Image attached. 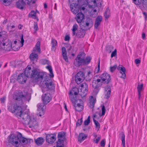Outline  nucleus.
<instances>
[{
    "label": "nucleus",
    "mask_w": 147,
    "mask_h": 147,
    "mask_svg": "<svg viewBox=\"0 0 147 147\" xmlns=\"http://www.w3.org/2000/svg\"><path fill=\"white\" fill-rule=\"evenodd\" d=\"M102 20V17L101 16H98L96 18L94 24V27L95 28H97L98 26L100 25Z\"/></svg>",
    "instance_id": "nucleus-25"
},
{
    "label": "nucleus",
    "mask_w": 147,
    "mask_h": 147,
    "mask_svg": "<svg viewBox=\"0 0 147 147\" xmlns=\"http://www.w3.org/2000/svg\"><path fill=\"white\" fill-rule=\"evenodd\" d=\"M62 55L64 59L67 62H68V59L66 55V51L65 48L63 47L62 48Z\"/></svg>",
    "instance_id": "nucleus-31"
},
{
    "label": "nucleus",
    "mask_w": 147,
    "mask_h": 147,
    "mask_svg": "<svg viewBox=\"0 0 147 147\" xmlns=\"http://www.w3.org/2000/svg\"><path fill=\"white\" fill-rule=\"evenodd\" d=\"M102 82L104 83L108 84L111 80L110 75L107 73H103L100 76Z\"/></svg>",
    "instance_id": "nucleus-14"
},
{
    "label": "nucleus",
    "mask_w": 147,
    "mask_h": 147,
    "mask_svg": "<svg viewBox=\"0 0 147 147\" xmlns=\"http://www.w3.org/2000/svg\"><path fill=\"white\" fill-rule=\"evenodd\" d=\"M34 28L35 30V31L38 30V28L37 23L36 22H34Z\"/></svg>",
    "instance_id": "nucleus-56"
},
{
    "label": "nucleus",
    "mask_w": 147,
    "mask_h": 147,
    "mask_svg": "<svg viewBox=\"0 0 147 147\" xmlns=\"http://www.w3.org/2000/svg\"><path fill=\"white\" fill-rule=\"evenodd\" d=\"M19 140H20V144L22 143L24 144H26L28 143L27 139L22 137V134L21 136L19 138Z\"/></svg>",
    "instance_id": "nucleus-38"
},
{
    "label": "nucleus",
    "mask_w": 147,
    "mask_h": 147,
    "mask_svg": "<svg viewBox=\"0 0 147 147\" xmlns=\"http://www.w3.org/2000/svg\"><path fill=\"white\" fill-rule=\"evenodd\" d=\"M87 93V91H82V90H80V91H79V94L82 97H83L86 96Z\"/></svg>",
    "instance_id": "nucleus-44"
},
{
    "label": "nucleus",
    "mask_w": 147,
    "mask_h": 147,
    "mask_svg": "<svg viewBox=\"0 0 147 147\" xmlns=\"http://www.w3.org/2000/svg\"><path fill=\"white\" fill-rule=\"evenodd\" d=\"M32 70L31 68L30 67L28 66L26 67L25 70L24 71V74L27 77H29L31 73L32 72Z\"/></svg>",
    "instance_id": "nucleus-33"
},
{
    "label": "nucleus",
    "mask_w": 147,
    "mask_h": 147,
    "mask_svg": "<svg viewBox=\"0 0 147 147\" xmlns=\"http://www.w3.org/2000/svg\"><path fill=\"white\" fill-rule=\"evenodd\" d=\"M117 68V65H115L113 66H111L110 67V71L111 72H113Z\"/></svg>",
    "instance_id": "nucleus-53"
},
{
    "label": "nucleus",
    "mask_w": 147,
    "mask_h": 147,
    "mask_svg": "<svg viewBox=\"0 0 147 147\" xmlns=\"http://www.w3.org/2000/svg\"><path fill=\"white\" fill-rule=\"evenodd\" d=\"M121 140L122 141V144L123 146V147H125V136L124 133L123 132H121Z\"/></svg>",
    "instance_id": "nucleus-39"
},
{
    "label": "nucleus",
    "mask_w": 147,
    "mask_h": 147,
    "mask_svg": "<svg viewBox=\"0 0 147 147\" xmlns=\"http://www.w3.org/2000/svg\"><path fill=\"white\" fill-rule=\"evenodd\" d=\"M105 98H109L110 95L111 93V88L109 86H107L105 87Z\"/></svg>",
    "instance_id": "nucleus-24"
},
{
    "label": "nucleus",
    "mask_w": 147,
    "mask_h": 147,
    "mask_svg": "<svg viewBox=\"0 0 147 147\" xmlns=\"http://www.w3.org/2000/svg\"><path fill=\"white\" fill-rule=\"evenodd\" d=\"M70 39V37L69 36L66 35L65 37V40L66 41H68Z\"/></svg>",
    "instance_id": "nucleus-59"
},
{
    "label": "nucleus",
    "mask_w": 147,
    "mask_h": 147,
    "mask_svg": "<svg viewBox=\"0 0 147 147\" xmlns=\"http://www.w3.org/2000/svg\"><path fill=\"white\" fill-rule=\"evenodd\" d=\"M85 57V54L81 52L78 54L77 57L74 60V64L76 66L79 67L83 65V59Z\"/></svg>",
    "instance_id": "nucleus-6"
},
{
    "label": "nucleus",
    "mask_w": 147,
    "mask_h": 147,
    "mask_svg": "<svg viewBox=\"0 0 147 147\" xmlns=\"http://www.w3.org/2000/svg\"><path fill=\"white\" fill-rule=\"evenodd\" d=\"M65 138V133L63 132H59L58 134V141L57 143V147H63L64 140Z\"/></svg>",
    "instance_id": "nucleus-9"
},
{
    "label": "nucleus",
    "mask_w": 147,
    "mask_h": 147,
    "mask_svg": "<svg viewBox=\"0 0 147 147\" xmlns=\"http://www.w3.org/2000/svg\"><path fill=\"white\" fill-rule=\"evenodd\" d=\"M98 68H96L95 69V72L96 73H98L100 70V61L99 60L98 61Z\"/></svg>",
    "instance_id": "nucleus-54"
},
{
    "label": "nucleus",
    "mask_w": 147,
    "mask_h": 147,
    "mask_svg": "<svg viewBox=\"0 0 147 147\" xmlns=\"http://www.w3.org/2000/svg\"><path fill=\"white\" fill-rule=\"evenodd\" d=\"M29 16L34 19H36V13L34 11H31L29 14Z\"/></svg>",
    "instance_id": "nucleus-43"
},
{
    "label": "nucleus",
    "mask_w": 147,
    "mask_h": 147,
    "mask_svg": "<svg viewBox=\"0 0 147 147\" xmlns=\"http://www.w3.org/2000/svg\"><path fill=\"white\" fill-rule=\"evenodd\" d=\"M86 33L85 30L82 28H80L78 30L77 33L76 35L78 37L81 38H83L85 35Z\"/></svg>",
    "instance_id": "nucleus-23"
},
{
    "label": "nucleus",
    "mask_w": 147,
    "mask_h": 147,
    "mask_svg": "<svg viewBox=\"0 0 147 147\" xmlns=\"http://www.w3.org/2000/svg\"><path fill=\"white\" fill-rule=\"evenodd\" d=\"M85 75L84 72L82 71H80L77 73L76 76L75 81L78 84H80L84 80Z\"/></svg>",
    "instance_id": "nucleus-10"
},
{
    "label": "nucleus",
    "mask_w": 147,
    "mask_h": 147,
    "mask_svg": "<svg viewBox=\"0 0 147 147\" xmlns=\"http://www.w3.org/2000/svg\"><path fill=\"white\" fill-rule=\"evenodd\" d=\"M87 135L83 133H80L78 137V141L80 143H81L87 138Z\"/></svg>",
    "instance_id": "nucleus-27"
},
{
    "label": "nucleus",
    "mask_w": 147,
    "mask_h": 147,
    "mask_svg": "<svg viewBox=\"0 0 147 147\" xmlns=\"http://www.w3.org/2000/svg\"><path fill=\"white\" fill-rule=\"evenodd\" d=\"M51 44H52V49L53 50H55V49H54V47L55 46H56L57 44V42L56 40H55L52 38L51 40Z\"/></svg>",
    "instance_id": "nucleus-41"
},
{
    "label": "nucleus",
    "mask_w": 147,
    "mask_h": 147,
    "mask_svg": "<svg viewBox=\"0 0 147 147\" xmlns=\"http://www.w3.org/2000/svg\"><path fill=\"white\" fill-rule=\"evenodd\" d=\"M83 59V65H87L90 62L91 58L88 56L85 59L84 58Z\"/></svg>",
    "instance_id": "nucleus-36"
},
{
    "label": "nucleus",
    "mask_w": 147,
    "mask_h": 147,
    "mask_svg": "<svg viewBox=\"0 0 147 147\" xmlns=\"http://www.w3.org/2000/svg\"><path fill=\"white\" fill-rule=\"evenodd\" d=\"M21 136V134L19 133L17 135L14 134L10 135L8 137V142L11 143L13 146L20 144L19 138Z\"/></svg>",
    "instance_id": "nucleus-4"
},
{
    "label": "nucleus",
    "mask_w": 147,
    "mask_h": 147,
    "mask_svg": "<svg viewBox=\"0 0 147 147\" xmlns=\"http://www.w3.org/2000/svg\"><path fill=\"white\" fill-rule=\"evenodd\" d=\"M90 123V117L89 116L87 119L85 120L84 122V125L85 126L88 125Z\"/></svg>",
    "instance_id": "nucleus-49"
},
{
    "label": "nucleus",
    "mask_w": 147,
    "mask_h": 147,
    "mask_svg": "<svg viewBox=\"0 0 147 147\" xmlns=\"http://www.w3.org/2000/svg\"><path fill=\"white\" fill-rule=\"evenodd\" d=\"M79 92V89L76 87H75L73 88L72 90L70 92L69 94H71L76 95H78Z\"/></svg>",
    "instance_id": "nucleus-34"
},
{
    "label": "nucleus",
    "mask_w": 147,
    "mask_h": 147,
    "mask_svg": "<svg viewBox=\"0 0 147 147\" xmlns=\"http://www.w3.org/2000/svg\"><path fill=\"white\" fill-rule=\"evenodd\" d=\"M95 102V98L93 96H91L89 102V106L90 108L92 109L94 107Z\"/></svg>",
    "instance_id": "nucleus-29"
},
{
    "label": "nucleus",
    "mask_w": 147,
    "mask_h": 147,
    "mask_svg": "<svg viewBox=\"0 0 147 147\" xmlns=\"http://www.w3.org/2000/svg\"><path fill=\"white\" fill-rule=\"evenodd\" d=\"M44 141V139L42 137H39L36 139H34L35 142L38 146H40L42 144Z\"/></svg>",
    "instance_id": "nucleus-28"
},
{
    "label": "nucleus",
    "mask_w": 147,
    "mask_h": 147,
    "mask_svg": "<svg viewBox=\"0 0 147 147\" xmlns=\"http://www.w3.org/2000/svg\"><path fill=\"white\" fill-rule=\"evenodd\" d=\"M82 103L83 102H82V103H81V104L78 103L76 106H74L76 111L78 112H80L83 110V107L82 105Z\"/></svg>",
    "instance_id": "nucleus-32"
},
{
    "label": "nucleus",
    "mask_w": 147,
    "mask_h": 147,
    "mask_svg": "<svg viewBox=\"0 0 147 147\" xmlns=\"http://www.w3.org/2000/svg\"><path fill=\"white\" fill-rule=\"evenodd\" d=\"M14 98L16 100V103L9 106L8 109L9 111L15 113L18 116V114L22 111L20 105L24 104L27 100L29 101L31 98V95L28 94L24 95L21 91H20L18 93H15Z\"/></svg>",
    "instance_id": "nucleus-1"
},
{
    "label": "nucleus",
    "mask_w": 147,
    "mask_h": 147,
    "mask_svg": "<svg viewBox=\"0 0 147 147\" xmlns=\"http://www.w3.org/2000/svg\"><path fill=\"white\" fill-rule=\"evenodd\" d=\"M24 40L23 39V35H22V37L21 38V43L22 45V46L23 45V43H24Z\"/></svg>",
    "instance_id": "nucleus-61"
},
{
    "label": "nucleus",
    "mask_w": 147,
    "mask_h": 147,
    "mask_svg": "<svg viewBox=\"0 0 147 147\" xmlns=\"http://www.w3.org/2000/svg\"><path fill=\"white\" fill-rule=\"evenodd\" d=\"M146 35L143 32L142 34V38L144 40L145 39Z\"/></svg>",
    "instance_id": "nucleus-63"
},
{
    "label": "nucleus",
    "mask_w": 147,
    "mask_h": 147,
    "mask_svg": "<svg viewBox=\"0 0 147 147\" xmlns=\"http://www.w3.org/2000/svg\"><path fill=\"white\" fill-rule=\"evenodd\" d=\"M101 111H102V114H100L99 115L101 117L102 116L104 115H105V112L106 111V109L105 108V106L104 105H101Z\"/></svg>",
    "instance_id": "nucleus-47"
},
{
    "label": "nucleus",
    "mask_w": 147,
    "mask_h": 147,
    "mask_svg": "<svg viewBox=\"0 0 147 147\" xmlns=\"http://www.w3.org/2000/svg\"><path fill=\"white\" fill-rule=\"evenodd\" d=\"M27 111V113L26 112H22V111L20 112V114L18 115V116H19L20 118V120L22 123L25 125H27L28 123V121L30 119L31 117L29 115ZM20 118V117H19Z\"/></svg>",
    "instance_id": "nucleus-7"
},
{
    "label": "nucleus",
    "mask_w": 147,
    "mask_h": 147,
    "mask_svg": "<svg viewBox=\"0 0 147 147\" xmlns=\"http://www.w3.org/2000/svg\"><path fill=\"white\" fill-rule=\"evenodd\" d=\"M83 122V120L82 118H81L80 119H78L76 122V125L78 126H80L82 123Z\"/></svg>",
    "instance_id": "nucleus-51"
},
{
    "label": "nucleus",
    "mask_w": 147,
    "mask_h": 147,
    "mask_svg": "<svg viewBox=\"0 0 147 147\" xmlns=\"http://www.w3.org/2000/svg\"><path fill=\"white\" fill-rule=\"evenodd\" d=\"M45 73L40 72L36 69L32 70L29 77L31 78L32 82L34 83L41 82L43 81L42 84H45V88L49 90H53L54 88V86L48 77L45 76Z\"/></svg>",
    "instance_id": "nucleus-2"
},
{
    "label": "nucleus",
    "mask_w": 147,
    "mask_h": 147,
    "mask_svg": "<svg viewBox=\"0 0 147 147\" xmlns=\"http://www.w3.org/2000/svg\"><path fill=\"white\" fill-rule=\"evenodd\" d=\"M117 69L119 71L120 73L121 74V76L120 77L123 79H125L126 76L125 72L126 71V69L122 65H121L118 66L117 68Z\"/></svg>",
    "instance_id": "nucleus-19"
},
{
    "label": "nucleus",
    "mask_w": 147,
    "mask_h": 147,
    "mask_svg": "<svg viewBox=\"0 0 147 147\" xmlns=\"http://www.w3.org/2000/svg\"><path fill=\"white\" fill-rule=\"evenodd\" d=\"M92 71H88L87 73L84 75V77L86 81H90L93 77L92 74Z\"/></svg>",
    "instance_id": "nucleus-26"
},
{
    "label": "nucleus",
    "mask_w": 147,
    "mask_h": 147,
    "mask_svg": "<svg viewBox=\"0 0 147 147\" xmlns=\"http://www.w3.org/2000/svg\"><path fill=\"white\" fill-rule=\"evenodd\" d=\"M110 10L108 8L106 9V10L104 13V16L105 20H107L109 17Z\"/></svg>",
    "instance_id": "nucleus-37"
},
{
    "label": "nucleus",
    "mask_w": 147,
    "mask_h": 147,
    "mask_svg": "<svg viewBox=\"0 0 147 147\" xmlns=\"http://www.w3.org/2000/svg\"><path fill=\"white\" fill-rule=\"evenodd\" d=\"M80 23L81 26L84 28L86 27L88 29L92 27L93 24L92 20L89 18H87L86 21H83Z\"/></svg>",
    "instance_id": "nucleus-11"
},
{
    "label": "nucleus",
    "mask_w": 147,
    "mask_h": 147,
    "mask_svg": "<svg viewBox=\"0 0 147 147\" xmlns=\"http://www.w3.org/2000/svg\"><path fill=\"white\" fill-rule=\"evenodd\" d=\"M143 86V85L142 84L140 85L138 84L137 87V89L138 92V98L139 99H140L141 97V92L144 89Z\"/></svg>",
    "instance_id": "nucleus-30"
},
{
    "label": "nucleus",
    "mask_w": 147,
    "mask_h": 147,
    "mask_svg": "<svg viewBox=\"0 0 147 147\" xmlns=\"http://www.w3.org/2000/svg\"><path fill=\"white\" fill-rule=\"evenodd\" d=\"M143 14L145 16V19L146 20L147 19V14L145 12H143Z\"/></svg>",
    "instance_id": "nucleus-64"
},
{
    "label": "nucleus",
    "mask_w": 147,
    "mask_h": 147,
    "mask_svg": "<svg viewBox=\"0 0 147 147\" xmlns=\"http://www.w3.org/2000/svg\"><path fill=\"white\" fill-rule=\"evenodd\" d=\"M42 99L44 103L46 105L49 103L51 99V95L47 93L42 96Z\"/></svg>",
    "instance_id": "nucleus-18"
},
{
    "label": "nucleus",
    "mask_w": 147,
    "mask_h": 147,
    "mask_svg": "<svg viewBox=\"0 0 147 147\" xmlns=\"http://www.w3.org/2000/svg\"><path fill=\"white\" fill-rule=\"evenodd\" d=\"M6 98V97L4 96L0 98V100L2 103H4L5 102Z\"/></svg>",
    "instance_id": "nucleus-58"
},
{
    "label": "nucleus",
    "mask_w": 147,
    "mask_h": 147,
    "mask_svg": "<svg viewBox=\"0 0 147 147\" xmlns=\"http://www.w3.org/2000/svg\"><path fill=\"white\" fill-rule=\"evenodd\" d=\"M135 62L136 64H139L140 62V61L139 59H136L135 61Z\"/></svg>",
    "instance_id": "nucleus-62"
},
{
    "label": "nucleus",
    "mask_w": 147,
    "mask_h": 147,
    "mask_svg": "<svg viewBox=\"0 0 147 147\" xmlns=\"http://www.w3.org/2000/svg\"><path fill=\"white\" fill-rule=\"evenodd\" d=\"M113 49V46L111 45H109L107 47L106 50L109 53H110Z\"/></svg>",
    "instance_id": "nucleus-46"
},
{
    "label": "nucleus",
    "mask_w": 147,
    "mask_h": 147,
    "mask_svg": "<svg viewBox=\"0 0 147 147\" xmlns=\"http://www.w3.org/2000/svg\"><path fill=\"white\" fill-rule=\"evenodd\" d=\"M56 139V136L54 134H46V141L49 144H53L55 142Z\"/></svg>",
    "instance_id": "nucleus-12"
},
{
    "label": "nucleus",
    "mask_w": 147,
    "mask_h": 147,
    "mask_svg": "<svg viewBox=\"0 0 147 147\" xmlns=\"http://www.w3.org/2000/svg\"><path fill=\"white\" fill-rule=\"evenodd\" d=\"M27 125H28L30 128L34 127L37 125L36 119L34 117H31Z\"/></svg>",
    "instance_id": "nucleus-20"
},
{
    "label": "nucleus",
    "mask_w": 147,
    "mask_h": 147,
    "mask_svg": "<svg viewBox=\"0 0 147 147\" xmlns=\"http://www.w3.org/2000/svg\"><path fill=\"white\" fill-rule=\"evenodd\" d=\"M101 146L102 147L105 146V142L104 140H102L100 142Z\"/></svg>",
    "instance_id": "nucleus-60"
},
{
    "label": "nucleus",
    "mask_w": 147,
    "mask_h": 147,
    "mask_svg": "<svg viewBox=\"0 0 147 147\" xmlns=\"http://www.w3.org/2000/svg\"><path fill=\"white\" fill-rule=\"evenodd\" d=\"M133 2L136 5H139L141 3L142 0H132Z\"/></svg>",
    "instance_id": "nucleus-52"
},
{
    "label": "nucleus",
    "mask_w": 147,
    "mask_h": 147,
    "mask_svg": "<svg viewBox=\"0 0 147 147\" xmlns=\"http://www.w3.org/2000/svg\"><path fill=\"white\" fill-rule=\"evenodd\" d=\"M70 8L72 12L74 14L77 13L79 11L80 8L78 4L73 3L70 5Z\"/></svg>",
    "instance_id": "nucleus-17"
},
{
    "label": "nucleus",
    "mask_w": 147,
    "mask_h": 147,
    "mask_svg": "<svg viewBox=\"0 0 147 147\" xmlns=\"http://www.w3.org/2000/svg\"><path fill=\"white\" fill-rule=\"evenodd\" d=\"M78 28V26L77 24H75L74 25L72 29L73 35V36L76 35V33L75 31L77 30Z\"/></svg>",
    "instance_id": "nucleus-42"
},
{
    "label": "nucleus",
    "mask_w": 147,
    "mask_h": 147,
    "mask_svg": "<svg viewBox=\"0 0 147 147\" xmlns=\"http://www.w3.org/2000/svg\"><path fill=\"white\" fill-rule=\"evenodd\" d=\"M117 55V50L115 49L111 53V57L113 58L114 57H115Z\"/></svg>",
    "instance_id": "nucleus-55"
},
{
    "label": "nucleus",
    "mask_w": 147,
    "mask_h": 147,
    "mask_svg": "<svg viewBox=\"0 0 147 147\" xmlns=\"http://www.w3.org/2000/svg\"><path fill=\"white\" fill-rule=\"evenodd\" d=\"M46 68L47 69L49 70L50 72L49 76L51 78H53L54 77V75L52 69V67L51 65H49L47 66Z\"/></svg>",
    "instance_id": "nucleus-40"
},
{
    "label": "nucleus",
    "mask_w": 147,
    "mask_h": 147,
    "mask_svg": "<svg viewBox=\"0 0 147 147\" xmlns=\"http://www.w3.org/2000/svg\"><path fill=\"white\" fill-rule=\"evenodd\" d=\"M27 2V4L31 5L35 3V1L32 0H22L18 1L16 3V7L18 9H23L26 5V1Z\"/></svg>",
    "instance_id": "nucleus-8"
},
{
    "label": "nucleus",
    "mask_w": 147,
    "mask_h": 147,
    "mask_svg": "<svg viewBox=\"0 0 147 147\" xmlns=\"http://www.w3.org/2000/svg\"><path fill=\"white\" fill-rule=\"evenodd\" d=\"M93 121L94 123L95 124V125L96 128L97 129V130L98 131L100 128V125L99 123L94 118H93Z\"/></svg>",
    "instance_id": "nucleus-45"
},
{
    "label": "nucleus",
    "mask_w": 147,
    "mask_h": 147,
    "mask_svg": "<svg viewBox=\"0 0 147 147\" xmlns=\"http://www.w3.org/2000/svg\"><path fill=\"white\" fill-rule=\"evenodd\" d=\"M5 34V31L0 32V45L2 50L9 51L12 48V43L10 40L4 39V38L6 36Z\"/></svg>",
    "instance_id": "nucleus-3"
},
{
    "label": "nucleus",
    "mask_w": 147,
    "mask_h": 147,
    "mask_svg": "<svg viewBox=\"0 0 147 147\" xmlns=\"http://www.w3.org/2000/svg\"><path fill=\"white\" fill-rule=\"evenodd\" d=\"M84 15L83 13L79 12L77 14L76 19L78 23H80L82 22L84 18Z\"/></svg>",
    "instance_id": "nucleus-22"
},
{
    "label": "nucleus",
    "mask_w": 147,
    "mask_h": 147,
    "mask_svg": "<svg viewBox=\"0 0 147 147\" xmlns=\"http://www.w3.org/2000/svg\"><path fill=\"white\" fill-rule=\"evenodd\" d=\"M95 78L93 79L92 82V87L95 88H96L101 86L102 85V82L101 81V79H97L96 80Z\"/></svg>",
    "instance_id": "nucleus-16"
},
{
    "label": "nucleus",
    "mask_w": 147,
    "mask_h": 147,
    "mask_svg": "<svg viewBox=\"0 0 147 147\" xmlns=\"http://www.w3.org/2000/svg\"><path fill=\"white\" fill-rule=\"evenodd\" d=\"M78 95H74L73 94H69V97L70 98L71 101L73 103L76 104L78 100H79L80 102V103H82V101L81 99H77V97Z\"/></svg>",
    "instance_id": "nucleus-21"
},
{
    "label": "nucleus",
    "mask_w": 147,
    "mask_h": 147,
    "mask_svg": "<svg viewBox=\"0 0 147 147\" xmlns=\"http://www.w3.org/2000/svg\"><path fill=\"white\" fill-rule=\"evenodd\" d=\"M142 3L143 7L146 9L147 7V0H142Z\"/></svg>",
    "instance_id": "nucleus-50"
},
{
    "label": "nucleus",
    "mask_w": 147,
    "mask_h": 147,
    "mask_svg": "<svg viewBox=\"0 0 147 147\" xmlns=\"http://www.w3.org/2000/svg\"><path fill=\"white\" fill-rule=\"evenodd\" d=\"M38 110L39 111V115L41 116L44 114L46 109L45 105L43 103H39L37 105Z\"/></svg>",
    "instance_id": "nucleus-15"
},
{
    "label": "nucleus",
    "mask_w": 147,
    "mask_h": 147,
    "mask_svg": "<svg viewBox=\"0 0 147 147\" xmlns=\"http://www.w3.org/2000/svg\"><path fill=\"white\" fill-rule=\"evenodd\" d=\"M27 77L24 74L21 73L20 74L17 78V81L21 84H24L26 83L27 80Z\"/></svg>",
    "instance_id": "nucleus-13"
},
{
    "label": "nucleus",
    "mask_w": 147,
    "mask_h": 147,
    "mask_svg": "<svg viewBox=\"0 0 147 147\" xmlns=\"http://www.w3.org/2000/svg\"><path fill=\"white\" fill-rule=\"evenodd\" d=\"M80 90L82 91H88V86L86 83H83L80 85Z\"/></svg>",
    "instance_id": "nucleus-35"
},
{
    "label": "nucleus",
    "mask_w": 147,
    "mask_h": 147,
    "mask_svg": "<svg viewBox=\"0 0 147 147\" xmlns=\"http://www.w3.org/2000/svg\"><path fill=\"white\" fill-rule=\"evenodd\" d=\"M40 42H37L35 47L33 49V51L29 56V58L31 61L36 62L38 58V55L35 53L36 52L40 53Z\"/></svg>",
    "instance_id": "nucleus-5"
},
{
    "label": "nucleus",
    "mask_w": 147,
    "mask_h": 147,
    "mask_svg": "<svg viewBox=\"0 0 147 147\" xmlns=\"http://www.w3.org/2000/svg\"><path fill=\"white\" fill-rule=\"evenodd\" d=\"M0 1L2 2L5 5H8L10 4L11 0H0Z\"/></svg>",
    "instance_id": "nucleus-48"
},
{
    "label": "nucleus",
    "mask_w": 147,
    "mask_h": 147,
    "mask_svg": "<svg viewBox=\"0 0 147 147\" xmlns=\"http://www.w3.org/2000/svg\"><path fill=\"white\" fill-rule=\"evenodd\" d=\"M100 138H101V136H100L99 135L98 137L97 138H96V139L95 140H94V142H95V143H96L97 144V143H98V142L100 140Z\"/></svg>",
    "instance_id": "nucleus-57"
}]
</instances>
